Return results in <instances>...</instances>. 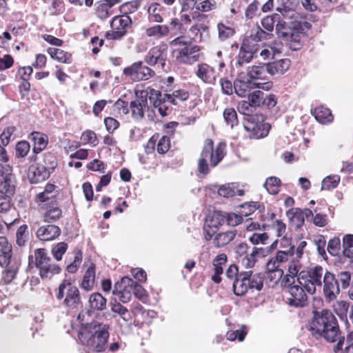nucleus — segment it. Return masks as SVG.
<instances>
[{"mask_svg":"<svg viewBox=\"0 0 353 353\" xmlns=\"http://www.w3.org/2000/svg\"><path fill=\"white\" fill-rule=\"evenodd\" d=\"M147 105V100L141 97L130 103V108L134 119L141 120L144 117L143 108Z\"/></svg>","mask_w":353,"mask_h":353,"instance_id":"nucleus-36","label":"nucleus"},{"mask_svg":"<svg viewBox=\"0 0 353 353\" xmlns=\"http://www.w3.org/2000/svg\"><path fill=\"white\" fill-rule=\"evenodd\" d=\"M293 256L294 254H292L291 252L278 250L275 256L268 261L269 262V268H275V265L280 267L281 263L287 262Z\"/></svg>","mask_w":353,"mask_h":353,"instance_id":"nucleus-43","label":"nucleus"},{"mask_svg":"<svg viewBox=\"0 0 353 353\" xmlns=\"http://www.w3.org/2000/svg\"><path fill=\"white\" fill-rule=\"evenodd\" d=\"M163 7L157 3H152L148 8L149 21L154 23H162Z\"/></svg>","mask_w":353,"mask_h":353,"instance_id":"nucleus-38","label":"nucleus"},{"mask_svg":"<svg viewBox=\"0 0 353 353\" xmlns=\"http://www.w3.org/2000/svg\"><path fill=\"white\" fill-rule=\"evenodd\" d=\"M196 75L203 83L212 85L214 84L219 74L212 66L202 63L197 65Z\"/></svg>","mask_w":353,"mask_h":353,"instance_id":"nucleus-19","label":"nucleus"},{"mask_svg":"<svg viewBox=\"0 0 353 353\" xmlns=\"http://www.w3.org/2000/svg\"><path fill=\"white\" fill-rule=\"evenodd\" d=\"M225 148L224 143H219L214 150L212 140L206 139L198 162L199 172L203 175L208 174L210 168L207 163L208 159H210L211 166H216L225 156Z\"/></svg>","mask_w":353,"mask_h":353,"instance_id":"nucleus-3","label":"nucleus"},{"mask_svg":"<svg viewBox=\"0 0 353 353\" xmlns=\"http://www.w3.org/2000/svg\"><path fill=\"white\" fill-rule=\"evenodd\" d=\"M280 185L281 180L279 178L270 176L266 179L264 183V187L270 194L275 195L279 192Z\"/></svg>","mask_w":353,"mask_h":353,"instance_id":"nucleus-50","label":"nucleus"},{"mask_svg":"<svg viewBox=\"0 0 353 353\" xmlns=\"http://www.w3.org/2000/svg\"><path fill=\"white\" fill-rule=\"evenodd\" d=\"M13 258L11 244L5 236H0V265L8 264Z\"/></svg>","mask_w":353,"mask_h":353,"instance_id":"nucleus-30","label":"nucleus"},{"mask_svg":"<svg viewBox=\"0 0 353 353\" xmlns=\"http://www.w3.org/2000/svg\"><path fill=\"white\" fill-rule=\"evenodd\" d=\"M168 56V46L165 43H161L152 47L145 56V61L150 65L154 66L160 63L162 68L165 64Z\"/></svg>","mask_w":353,"mask_h":353,"instance_id":"nucleus-16","label":"nucleus"},{"mask_svg":"<svg viewBox=\"0 0 353 353\" xmlns=\"http://www.w3.org/2000/svg\"><path fill=\"white\" fill-rule=\"evenodd\" d=\"M244 50L249 52L250 54L256 57V54L260 48V45L245 36L242 41L241 47Z\"/></svg>","mask_w":353,"mask_h":353,"instance_id":"nucleus-49","label":"nucleus"},{"mask_svg":"<svg viewBox=\"0 0 353 353\" xmlns=\"http://www.w3.org/2000/svg\"><path fill=\"white\" fill-rule=\"evenodd\" d=\"M254 88H256V82L243 74L239 75L234 82V92L241 97H246L250 90Z\"/></svg>","mask_w":353,"mask_h":353,"instance_id":"nucleus-20","label":"nucleus"},{"mask_svg":"<svg viewBox=\"0 0 353 353\" xmlns=\"http://www.w3.org/2000/svg\"><path fill=\"white\" fill-rule=\"evenodd\" d=\"M95 279V268L93 264H92L86 270L83 281L81 283V288L84 289L86 291L91 290L94 284Z\"/></svg>","mask_w":353,"mask_h":353,"instance_id":"nucleus-40","label":"nucleus"},{"mask_svg":"<svg viewBox=\"0 0 353 353\" xmlns=\"http://www.w3.org/2000/svg\"><path fill=\"white\" fill-rule=\"evenodd\" d=\"M50 57L59 62L64 63H70L72 62V55L69 52L55 48H49L48 50Z\"/></svg>","mask_w":353,"mask_h":353,"instance_id":"nucleus-42","label":"nucleus"},{"mask_svg":"<svg viewBox=\"0 0 353 353\" xmlns=\"http://www.w3.org/2000/svg\"><path fill=\"white\" fill-rule=\"evenodd\" d=\"M120 0H102L96 3V14L101 19H106L112 14L111 8Z\"/></svg>","mask_w":353,"mask_h":353,"instance_id":"nucleus-26","label":"nucleus"},{"mask_svg":"<svg viewBox=\"0 0 353 353\" xmlns=\"http://www.w3.org/2000/svg\"><path fill=\"white\" fill-rule=\"evenodd\" d=\"M267 70L265 64L253 65L250 68L247 72V77L250 80L265 79L267 78Z\"/></svg>","mask_w":353,"mask_h":353,"instance_id":"nucleus-41","label":"nucleus"},{"mask_svg":"<svg viewBox=\"0 0 353 353\" xmlns=\"http://www.w3.org/2000/svg\"><path fill=\"white\" fill-rule=\"evenodd\" d=\"M61 234V229L55 225H47L39 227L37 230V238L43 241H52Z\"/></svg>","mask_w":353,"mask_h":353,"instance_id":"nucleus-24","label":"nucleus"},{"mask_svg":"<svg viewBox=\"0 0 353 353\" xmlns=\"http://www.w3.org/2000/svg\"><path fill=\"white\" fill-rule=\"evenodd\" d=\"M268 239L269 236L266 233L257 232L253 233L248 238L252 245H265L267 244Z\"/></svg>","mask_w":353,"mask_h":353,"instance_id":"nucleus-64","label":"nucleus"},{"mask_svg":"<svg viewBox=\"0 0 353 353\" xmlns=\"http://www.w3.org/2000/svg\"><path fill=\"white\" fill-rule=\"evenodd\" d=\"M123 74L133 81H145L155 75V72L143 65L142 61L134 62L123 69Z\"/></svg>","mask_w":353,"mask_h":353,"instance_id":"nucleus-13","label":"nucleus"},{"mask_svg":"<svg viewBox=\"0 0 353 353\" xmlns=\"http://www.w3.org/2000/svg\"><path fill=\"white\" fill-rule=\"evenodd\" d=\"M247 334L246 327L243 326L240 330H230L226 333V338L229 341L238 339L239 341H243Z\"/></svg>","mask_w":353,"mask_h":353,"instance_id":"nucleus-61","label":"nucleus"},{"mask_svg":"<svg viewBox=\"0 0 353 353\" xmlns=\"http://www.w3.org/2000/svg\"><path fill=\"white\" fill-rule=\"evenodd\" d=\"M223 118L226 124L233 128L239 123L237 113L232 108H225L223 111Z\"/></svg>","mask_w":353,"mask_h":353,"instance_id":"nucleus-51","label":"nucleus"},{"mask_svg":"<svg viewBox=\"0 0 353 353\" xmlns=\"http://www.w3.org/2000/svg\"><path fill=\"white\" fill-rule=\"evenodd\" d=\"M272 34L263 30L261 27L256 26L253 28L249 35H247L250 39H252L254 41L259 43V41L263 40H268L272 38Z\"/></svg>","mask_w":353,"mask_h":353,"instance_id":"nucleus-44","label":"nucleus"},{"mask_svg":"<svg viewBox=\"0 0 353 353\" xmlns=\"http://www.w3.org/2000/svg\"><path fill=\"white\" fill-rule=\"evenodd\" d=\"M289 21L290 26H288L286 21H280L276 25V32L278 37L281 39L283 41L285 38L288 37V34H291L294 30L292 28V25L291 23L292 19H288Z\"/></svg>","mask_w":353,"mask_h":353,"instance_id":"nucleus-46","label":"nucleus"},{"mask_svg":"<svg viewBox=\"0 0 353 353\" xmlns=\"http://www.w3.org/2000/svg\"><path fill=\"white\" fill-rule=\"evenodd\" d=\"M255 57L249 52L240 48L237 61L235 63L236 68L243 67V65L249 63Z\"/></svg>","mask_w":353,"mask_h":353,"instance_id":"nucleus-55","label":"nucleus"},{"mask_svg":"<svg viewBox=\"0 0 353 353\" xmlns=\"http://www.w3.org/2000/svg\"><path fill=\"white\" fill-rule=\"evenodd\" d=\"M131 23L132 20L128 15L123 14L114 17L110 23L112 30L105 32L106 39H119L122 38L127 33Z\"/></svg>","mask_w":353,"mask_h":353,"instance_id":"nucleus-12","label":"nucleus"},{"mask_svg":"<svg viewBox=\"0 0 353 353\" xmlns=\"http://www.w3.org/2000/svg\"><path fill=\"white\" fill-rule=\"evenodd\" d=\"M283 270L279 266L275 268H269V262L266 263V277L270 281L277 283L283 276Z\"/></svg>","mask_w":353,"mask_h":353,"instance_id":"nucleus-53","label":"nucleus"},{"mask_svg":"<svg viewBox=\"0 0 353 353\" xmlns=\"http://www.w3.org/2000/svg\"><path fill=\"white\" fill-rule=\"evenodd\" d=\"M189 97V92L184 90H174L172 94H165V99L174 105H177L179 101H184Z\"/></svg>","mask_w":353,"mask_h":353,"instance_id":"nucleus-45","label":"nucleus"},{"mask_svg":"<svg viewBox=\"0 0 353 353\" xmlns=\"http://www.w3.org/2000/svg\"><path fill=\"white\" fill-rule=\"evenodd\" d=\"M50 173L44 165L33 164L29 167L28 178L31 183H38L48 179Z\"/></svg>","mask_w":353,"mask_h":353,"instance_id":"nucleus-21","label":"nucleus"},{"mask_svg":"<svg viewBox=\"0 0 353 353\" xmlns=\"http://www.w3.org/2000/svg\"><path fill=\"white\" fill-rule=\"evenodd\" d=\"M168 28L169 32H172L174 35H181L185 30L183 24L177 18H174L171 20Z\"/></svg>","mask_w":353,"mask_h":353,"instance_id":"nucleus-60","label":"nucleus"},{"mask_svg":"<svg viewBox=\"0 0 353 353\" xmlns=\"http://www.w3.org/2000/svg\"><path fill=\"white\" fill-rule=\"evenodd\" d=\"M335 276L337 282L339 283L340 289L345 290L350 286L351 281V273L350 272H340Z\"/></svg>","mask_w":353,"mask_h":353,"instance_id":"nucleus-57","label":"nucleus"},{"mask_svg":"<svg viewBox=\"0 0 353 353\" xmlns=\"http://www.w3.org/2000/svg\"><path fill=\"white\" fill-rule=\"evenodd\" d=\"M312 329L327 341L334 343L341 338L337 320L328 310H322L314 316Z\"/></svg>","mask_w":353,"mask_h":353,"instance_id":"nucleus-2","label":"nucleus"},{"mask_svg":"<svg viewBox=\"0 0 353 353\" xmlns=\"http://www.w3.org/2000/svg\"><path fill=\"white\" fill-rule=\"evenodd\" d=\"M341 177L339 175H330L323 179L321 184L322 190H330L335 188L339 183Z\"/></svg>","mask_w":353,"mask_h":353,"instance_id":"nucleus-54","label":"nucleus"},{"mask_svg":"<svg viewBox=\"0 0 353 353\" xmlns=\"http://www.w3.org/2000/svg\"><path fill=\"white\" fill-rule=\"evenodd\" d=\"M28 229V225L25 224L19 226L17 229L16 232V243L18 246L23 247L26 245L29 239Z\"/></svg>","mask_w":353,"mask_h":353,"instance_id":"nucleus-48","label":"nucleus"},{"mask_svg":"<svg viewBox=\"0 0 353 353\" xmlns=\"http://www.w3.org/2000/svg\"><path fill=\"white\" fill-rule=\"evenodd\" d=\"M227 262V256L224 254L218 255L213 261L214 274L212 275V280L219 283L221 281V275L223 272V266Z\"/></svg>","mask_w":353,"mask_h":353,"instance_id":"nucleus-31","label":"nucleus"},{"mask_svg":"<svg viewBox=\"0 0 353 353\" xmlns=\"http://www.w3.org/2000/svg\"><path fill=\"white\" fill-rule=\"evenodd\" d=\"M21 261L17 256L10 260L9 263L6 265H1V267H6V270L3 272V279L5 283H8L15 277L18 269L20 266Z\"/></svg>","mask_w":353,"mask_h":353,"instance_id":"nucleus-28","label":"nucleus"},{"mask_svg":"<svg viewBox=\"0 0 353 353\" xmlns=\"http://www.w3.org/2000/svg\"><path fill=\"white\" fill-rule=\"evenodd\" d=\"M260 3L258 0H254L250 3L245 10V17L247 20H250L258 16L259 14V8Z\"/></svg>","mask_w":353,"mask_h":353,"instance_id":"nucleus-59","label":"nucleus"},{"mask_svg":"<svg viewBox=\"0 0 353 353\" xmlns=\"http://www.w3.org/2000/svg\"><path fill=\"white\" fill-rule=\"evenodd\" d=\"M31 136L34 142L33 152L35 154H38L46 148L48 138L47 135L39 132H33Z\"/></svg>","mask_w":353,"mask_h":353,"instance_id":"nucleus-37","label":"nucleus"},{"mask_svg":"<svg viewBox=\"0 0 353 353\" xmlns=\"http://www.w3.org/2000/svg\"><path fill=\"white\" fill-rule=\"evenodd\" d=\"M111 310L119 314V316L125 321H128L130 319V314L128 310V309L123 306L119 303H114L112 304Z\"/></svg>","mask_w":353,"mask_h":353,"instance_id":"nucleus-62","label":"nucleus"},{"mask_svg":"<svg viewBox=\"0 0 353 353\" xmlns=\"http://www.w3.org/2000/svg\"><path fill=\"white\" fill-rule=\"evenodd\" d=\"M290 294L287 299V303L295 307H303L307 305V296L305 292L304 288L300 284H294L290 282L285 285Z\"/></svg>","mask_w":353,"mask_h":353,"instance_id":"nucleus-14","label":"nucleus"},{"mask_svg":"<svg viewBox=\"0 0 353 353\" xmlns=\"http://www.w3.org/2000/svg\"><path fill=\"white\" fill-rule=\"evenodd\" d=\"M35 265L39 270L42 279L50 280L54 275L61 272L60 267L51 262L45 249L39 248L34 250Z\"/></svg>","mask_w":353,"mask_h":353,"instance_id":"nucleus-6","label":"nucleus"},{"mask_svg":"<svg viewBox=\"0 0 353 353\" xmlns=\"http://www.w3.org/2000/svg\"><path fill=\"white\" fill-rule=\"evenodd\" d=\"M291 23L294 30L291 34H288V37L285 38L283 41L288 43L290 49L292 50H298L302 46L301 35L305 34L310 30L312 25L310 22L305 21L303 17H302L301 19H297L296 20H292Z\"/></svg>","mask_w":353,"mask_h":353,"instance_id":"nucleus-9","label":"nucleus"},{"mask_svg":"<svg viewBox=\"0 0 353 353\" xmlns=\"http://www.w3.org/2000/svg\"><path fill=\"white\" fill-rule=\"evenodd\" d=\"M316 120L322 124H327L333 121V115L330 109L321 106L316 108L312 112Z\"/></svg>","mask_w":353,"mask_h":353,"instance_id":"nucleus-35","label":"nucleus"},{"mask_svg":"<svg viewBox=\"0 0 353 353\" xmlns=\"http://www.w3.org/2000/svg\"><path fill=\"white\" fill-rule=\"evenodd\" d=\"M324 270L321 266H315L307 271H301L298 275V283L311 294L316 292V287L322 285V276Z\"/></svg>","mask_w":353,"mask_h":353,"instance_id":"nucleus-7","label":"nucleus"},{"mask_svg":"<svg viewBox=\"0 0 353 353\" xmlns=\"http://www.w3.org/2000/svg\"><path fill=\"white\" fill-rule=\"evenodd\" d=\"M246 273L249 275L247 276L249 290H261L263 288V278L258 274H253L252 271H246Z\"/></svg>","mask_w":353,"mask_h":353,"instance_id":"nucleus-47","label":"nucleus"},{"mask_svg":"<svg viewBox=\"0 0 353 353\" xmlns=\"http://www.w3.org/2000/svg\"><path fill=\"white\" fill-rule=\"evenodd\" d=\"M334 350L336 353H353V332L347 335L346 339L341 336Z\"/></svg>","mask_w":353,"mask_h":353,"instance_id":"nucleus-29","label":"nucleus"},{"mask_svg":"<svg viewBox=\"0 0 353 353\" xmlns=\"http://www.w3.org/2000/svg\"><path fill=\"white\" fill-rule=\"evenodd\" d=\"M267 73L271 76H281L290 68V60L289 59H282L280 60L270 62L265 64Z\"/></svg>","mask_w":353,"mask_h":353,"instance_id":"nucleus-23","label":"nucleus"},{"mask_svg":"<svg viewBox=\"0 0 353 353\" xmlns=\"http://www.w3.org/2000/svg\"><path fill=\"white\" fill-rule=\"evenodd\" d=\"M276 10L281 13L284 19L296 20L302 19L303 15L292 8L293 3L291 0H277Z\"/></svg>","mask_w":353,"mask_h":353,"instance_id":"nucleus-22","label":"nucleus"},{"mask_svg":"<svg viewBox=\"0 0 353 353\" xmlns=\"http://www.w3.org/2000/svg\"><path fill=\"white\" fill-rule=\"evenodd\" d=\"M109 327L108 324L92 321L91 323H87L85 327L81 329L79 336L90 350L103 352L109 337Z\"/></svg>","mask_w":353,"mask_h":353,"instance_id":"nucleus-1","label":"nucleus"},{"mask_svg":"<svg viewBox=\"0 0 353 353\" xmlns=\"http://www.w3.org/2000/svg\"><path fill=\"white\" fill-rule=\"evenodd\" d=\"M107 301L100 293L94 292L90 294L88 300L91 311H102L106 308Z\"/></svg>","mask_w":353,"mask_h":353,"instance_id":"nucleus-34","label":"nucleus"},{"mask_svg":"<svg viewBox=\"0 0 353 353\" xmlns=\"http://www.w3.org/2000/svg\"><path fill=\"white\" fill-rule=\"evenodd\" d=\"M243 127L246 131L250 132V137L254 139L266 137L271 128L268 123L265 122V117L261 114H252L245 118Z\"/></svg>","mask_w":353,"mask_h":353,"instance_id":"nucleus-8","label":"nucleus"},{"mask_svg":"<svg viewBox=\"0 0 353 353\" xmlns=\"http://www.w3.org/2000/svg\"><path fill=\"white\" fill-rule=\"evenodd\" d=\"M236 254L245 267L252 268L258 258L265 255V250L262 248H250L247 243H241L236 246Z\"/></svg>","mask_w":353,"mask_h":353,"instance_id":"nucleus-10","label":"nucleus"},{"mask_svg":"<svg viewBox=\"0 0 353 353\" xmlns=\"http://www.w3.org/2000/svg\"><path fill=\"white\" fill-rule=\"evenodd\" d=\"M323 293L327 299L332 301L340 293L339 283L335 274L326 271L323 276Z\"/></svg>","mask_w":353,"mask_h":353,"instance_id":"nucleus-17","label":"nucleus"},{"mask_svg":"<svg viewBox=\"0 0 353 353\" xmlns=\"http://www.w3.org/2000/svg\"><path fill=\"white\" fill-rule=\"evenodd\" d=\"M172 54L178 63L192 65L199 61L201 52L198 46L190 45L182 48H175Z\"/></svg>","mask_w":353,"mask_h":353,"instance_id":"nucleus-11","label":"nucleus"},{"mask_svg":"<svg viewBox=\"0 0 353 353\" xmlns=\"http://www.w3.org/2000/svg\"><path fill=\"white\" fill-rule=\"evenodd\" d=\"M301 258H296V256L288 264V273L285 275L283 283L285 285L290 282L294 283L295 276L298 277L299 272L301 269V264L300 263Z\"/></svg>","mask_w":353,"mask_h":353,"instance_id":"nucleus-32","label":"nucleus"},{"mask_svg":"<svg viewBox=\"0 0 353 353\" xmlns=\"http://www.w3.org/2000/svg\"><path fill=\"white\" fill-rule=\"evenodd\" d=\"M236 235V230H232L224 232H220L215 235L213 243L215 247L221 248L228 245L233 241Z\"/></svg>","mask_w":353,"mask_h":353,"instance_id":"nucleus-33","label":"nucleus"},{"mask_svg":"<svg viewBox=\"0 0 353 353\" xmlns=\"http://www.w3.org/2000/svg\"><path fill=\"white\" fill-rule=\"evenodd\" d=\"M260 204L258 202L245 203L241 205V212L243 216H248L259 209Z\"/></svg>","mask_w":353,"mask_h":353,"instance_id":"nucleus-63","label":"nucleus"},{"mask_svg":"<svg viewBox=\"0 0 353 353\" xmlns=\"http://www.w3.org/2000/svg\"><path fill=\"white\" fill-rule=\"evenodd\" d=\"M55 296L62 301V306L68 311L78 310L83 305L79 290L69 280L65 279L59 284Z\"/></svg>","mask_w":353,"mask_h":353,"instance_id":"nucleus-4","label":"nucleus"},{"mask_svg":"<svg viewBox=\"0 0 353 353\" xmlns=\"http://www.w3.org/2000/svg\"><path fill=\"white\" fill-rule=\"evenodd\" d=\"M61 214V210L57 207H54L46 211L43 214V220L47 223H52L60 219Z\"/></svg>","mask_w":353,"mask_h":353,"instance_id":"nucleus-56","label":"nucleus"},{"mask_svg":"<svg viewBox=\"0 0 353 353\" xmlns=\"http://www.w3.org/2000/svg\"><path fill=\"white\" fill-rule=\"evenodd\" d=\"M217 30L219 39L221 41H225L230 39L235 33V30L233 28L230 26H227L223 23H219L217 24Z\"/></svg>","mask_w":353,"mask_h":353,"instance_id":"nucleus-52","label":"nucleus"},{"mask_svg":"<svg viewBox=\"0 0 353 353\" xmlns=\"http://www.w3.org/2000/svg\"><path fill=\"white\" fill-rule=\"evenodd\" d=\"M15 181L12 168L0 164V212H7L10 207V196L14 192Z\"/></svg>","mask_w":353,"mask_h":353,"instance_id":"nucleus-5","label":"nucleus"},{"mask_svg":"<svg viewBox=\"0 0 353 353\" xmlns=\"http://www.w3.org/2000/svg\"><path fill=\"white\" fill-rule=\"evenodd\" d=\"M249 275L246 272L240 273L234 279L232 287L234 294L236 296H243L249 290L248 278Z\"/></svg>","mask_w":353,"mask_h":353,"instance_id":"nucleus-27","label":"nucleus"},{"mask_svg":"<svg viewBox=\"0 0 353 353\" xmlns=\"http://www.w3.org/2000/svg\"><path fill=\"white\" fill-rule=\"evenodd\" d=\"M134 283V280L128 276H123L120 282L114 285L113 294L117 295L119 300L125 303L130 301L132 297V290L130 287Z\"/></svg>","mask_w":353,"mask_h":353,"instance_id":"nucleus-18","label":"nucleus"},{"mask_svg":"<svg viewBox=\"0 0 353 353\" xmlns=\"http://www.w3.org/2000/svg\"><path fill=\"white\" fill-rule=\"evenodd\" d=\"M224 212L215 211L206 219L203 226V235L206 241L212 239L220 226L225 223Z\"/></svg>","mask_w":353,"mask_h":353,"instance_id":"nucleus-15","label":"nucleus"},{"mask_svg":"<svg viewBox=\"0 0 353 353\" xmlns=\"http://www.w3.org/2000/svg\"><path fill=\"white\" fill-rule=\"evenodd\" d=\"M264 92L261 90H256L252 92H250L248 96V101L250 102V104L254 107H259L262 105V101L263 100Z\"/></svg>","mask_w":353,"mask_h":353,"instance_id":"nucleus-58","label":"nucleus"},{"mask_svg":"<svg viewBox=\"0 0 353 353\" xmlns=\"http://www.w3.org/2000/svg\"><path fill=\"white\" fill-rule=\"evenodd\" d=\"M288 219L294 222L297 225H301L305 218L313 216L312 211L310 209L301 210L300 208H291L286 212Z\"/></svg>","mask_w":353,"mask_h":353,"instance_id":"nucleus-25","label":"nucleus"},{"mask_svg":"<svg viewBox=\"0 0 353 353\" xmlns=\"http://www.w3.org/2000/svg\"><path fill=\"white\" fill-rule=\"evenodd\" d=\"M145 33L148 37L161 39L169 34V28L165 25H155L146 28Z\"/></svg>","mask_w":353,"mask_h":353,"instance_id":"nucleus-39","label":"nucleus"}]
</instances>
